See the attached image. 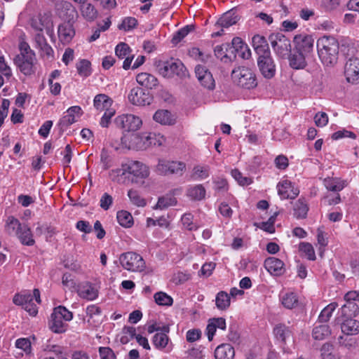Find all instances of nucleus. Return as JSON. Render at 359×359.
I'll use <instances>...</instances> for the list:
<instances>
[{
  "instance_id": "obj_35",
  "label": "nucleus",
  "mask_w": 359,
  "mask_h": 359,
  "mask_svg": "<svg viewBox=\"0 0 359 359\" xmlns=\"http://www.w3.org/2000/svg\"><path fill=\"white\" fill-rule=\"evenodd\" d=\"M63 320L62 318H60L52 313L49 321V328L54 333L61 334L65 332L67 330L68 325Z\"/></svg>"
},
{
  "instance_id": "obj_21",
  "label": "nucleus",
  "mask_w": 359,
  "mask_h": 359,
  "mask_svg": "<svg viewBox=\"0 0 359 359\" xmlns=\"http://www.w3.org/2000/svg\"><path fill=\"white\" fill-rule=\"evenodd\" d=\"M77 292L80 297L89 301L95 299L99 293L96 286L88 281L80 283Z\"/></svg>"
},
{
  "instance_id": "obj_55",
  "label": "nucleus",
  "mask_w": 359,
  "mask_h": 359,
  "mask_svg": "<svg viewBox=\"0 0 359 359\" xmlns=\"http://www.w3.org/2000/svg\"><path fill=\"white\" fill-rule=\"evenodd\" d=\"M194 29L193 26H186L178 30L172 39V43L177 44L180 42L191 31Z\"/></svg>"
},
{
  "instance_id": "obj_50",
  "label": "nucleus",
  "mask_w": 359,
  "mask_h": 359,
  "mask_svg": "<svg viewBox=\"0 0 359 359\" xmlns=\"http://www.w3.org/2000/svg\"><path fill=\"white\" fill-rule=\"evenodd\" d=\"M155 302L160 306H171L173 303L172 298L163 292H158L154 296Z\"/></svg>"
},
{
  "instance_id": "obj_6",
  "label": "nucleus",
  "mask_w": 359,
  "mask_h": 359,
  "mask_svg": "<svg viewBox=\"0 0 359 359\" xmlns=\"http://www.w3.org/2000/svg\"><path fill=\"white\" fill-rule=\"evenodd\" d=\"M158 71L164 77H172L175 75L179 77L186 76V68L179 60L171 59L167 61H161L157 65Z\"/></svg>"
},
{
  "instance_id": "obj_63",
  "label": "nucleus",
  "mask_w": 359,
  "mask_h": 359,
  "mask_svg": "<svg viewBox=\"0 0 359 359\" xmlns=\"http://www.w3.org/2000/svg\"><path fill=\"white\" fill-rule=\"evenodd\" d=\"M17 348L23 350L26 353H30L32 351L31 342L27 338H20L16 340Z\"/></svg>"
},
{
  "instance_id": "obj_39",
  "label": "nucleus",
  "mask_w": 359,
  "mask_h": 359,
  "mask_svg": "<svg viewBox=\"0 0 359 359\" xmlns=\"http://www.w3.org/2000/svg\"><path fill=\"white\" fill-rule=\"evenodd\" d=\"M153 118L156 122L162 125H172L174 123L170 112L165 109L156 111L153 116Z\"/></svg>"
},
{
  "instance_id": "obj_24",
  "label": "nucleus",
  "mask_w": 359,
  "mask_h": 359,
  "mask_svg": "<svg viewBox=\"0 0 359 359\" xmlns=\"http://www.w3.org/2000/svg\"><path fill=\"white\" fill-rule=\"evenodd\" d=\"M273 334L278 341L285 345L287 341L292 339L293 331L292 327L280 323L273 328Z\"/></svg>"
},
{
  "instance_id": "obj_32",
  "label": "nucleus",
  "mask_w": 359,
  "mask_h": 359,
  "mask_svg": "<svg viewBox=\"0 0 359 359\" xmlns=\"http://www.w3.org/2000/svg\"><path fill=\"white\" fill-rule=\"evenodd\" d=\"M308 55L302 53L294 50V53L289 56L290 66L295 69L305 68L307 65L306 61V57Z\"/></svg>"
},
{
  "instance_id": "obj_58",
  "label": "nucleus",
  "mask_w": 359,
  "mask_h": 359,
  "mask_svg": "<svg viewBox=\"0 0 359 359\" xmlns=\"http://www.w3.org/2000/svg\"><path fill=\"white\" fill-rule=\"evenodd\" d=\"M299 250L305 254L309 260L316 259V254L311 244L309 243H302L299 245Z\"/></svg>"
},
{
  "instance_id": "obj_7",
  "label": "nucleus",
  "mask_w": 359,
  "mask_h": 359,
  "mask_svg": "<svg viewBox=\"0 0 359 359\" xmlns=\"http://www.w3.org/2000/svg\"><path fill=\"white\" fill-rule=\"evenodd\" d=\"M269 41L278 57L285 58L289 56L291 52V43L288 38L280 33L272 34L269 36Z\"/></svg>"
},
{
  "instance_id": "obj_43",
  "label": "nucleus",
  "mask_w": 359,
  "mask_h": 359,
  "mask_svg": "<svg viewBox=\"0 0 359 359\" xmlns=\"http://www.w3.org/2000/svg\"><path fill=\"white\" fill-rule=\"evenodd\" d=\"M22 226L23 224H22L17 218L13 216L8 217L6 222V231L10 235L14 234L16 236L19 231L22 229Z\"/></svg>"
},
{
  "instance_id": "obj_33",
  "label": "nucleus",
  "mask_w": 359,
  "mask_h": 359,
  "mask_svg": "<svg viewBox=\"0 0 359 359\" xmlns=\"http://www.w3.org/2000/svg\"><path fill=\"white\" fill-rule=\"evenodd\" d=\"M323 184L326 189L331 191H340L346 186V181L337 177H327L323 180Z\"/></svg>"
},
{
  "instance_id": "obj_19",
  "label": "nucleus",
  "mask_w": 359,
  "mask_h": 359,
  "mask_svg": "<svg viewBox=\"0 0 359 359\" xmlns=\"http://www.w3.org/2000/svg\"><path fill=\"white\" fill-rule=\"evenodd\" d=\"M59 41L63 44H69L75 36V29L70 21L64 22L57 28Z\"/></svg>"
},
{
  "instance_id": "obj_52",
  "label": "nucleus",
  "mask_w": 359,
  "mask_h": 359,
  "mask_svg": "<svg viewBox=\"0 0 359 359\" xmlns=\"http://www.w3.org/2000/svg\"><path fill=\"white\" fill-rule=\"evenodd\" d=\"M137 25V20L133 17H126L123 19L122 22L118 25V28L126 32L133 29Z\"/></svg>"
},
{
  "instance_id": "obj_40",
  "label": "nucleus",
  "mask_w": 359,
  "mask_h": 359,
  "mask_svg": "<svg viewBox=\"0 0 359 359\" xmlns=\"http://www.w3.org/2000/svg\"><path fill=\"white\" fill-rule=\"evenodd\" d=\"M210 176V167L208 165H195L192 170L191 177L194 180H203Z\"/></svg>"
},
{
  "instance_id": "obj_60",
  "label": "nucleus",
  "mask_w": 359,
  "mask_h": 359,
  "mask_svg": "<svg viewBox=\"0 0 359 359\" xmlns=\"http://www.w3.org/2000/svg\"><path fill=\"white\" fill-rule=\"evenodd\" d=\"M130 50V48L127 43H120L116 46L115 53L117 57L123 59L128 55Z\"/></svg>"
},
{
  "instance_id": "obj_41",
  "label": "nucleus",
  "mask_w": 359,
  "mask_h": 359,
  "mask_svg": "<svg viewBox=\"0 0 359 359\" xmlns=\"http://www.w3.org/2000/svg\"><path fill=\"white\" fill-rule=\"evenodd\" d=\"M82 16L89 22L94 21L98 15L97 9L91 4H84L80 8Z\"/></svg>"
},
{
  "instance_id": "obj_27",
  "label": "nucleus",
  "mask_w": 359,
  "mask_h": 359,
  "mask_svg": "<svg viewBox=\"0 0 359 359\" xmlns=\"http://www.w3.org/2000/svg\"><path fill=\"white\" fill-rule=\"evenodd\" d=\"M50 23V19L48 16L39 14L31 19V27L36 32H42L44 29H47V33L51 36L53 31L48 29Z\"/></svg>"
},
{
  "instance_id": "obj_14",
  "label": "nucleus",
  "mask_w": 359,
  "mask_h": 359,
  "mask_svg": "<svg viewBox=\"0 0 359 359\" xmlns=\"http://www.w3.org/2000/svg\"><path fill=\"white\" fill-rule=\"evenodd\" d=\"M129 101L135 105H149L152 102L151 95L142 88L136 87L131 89L128 95Z\"/></svg>"
},
{
  "instance_id": "obj_10",
  "label": "nucleus",
  "mask_w": 359,
  "mask_h": 359,
  "mask_svg": "<svg viewBox=\"0 0 359 359\" xmlns=\"http://www.w3.org/2000/svg\"><path fill=\"white\" fill-rule=\"evenodd\" d=\"M116 127L125 131H135L142 126V120L133 114H122L114 119Z\"/></svg>"
},
{
  "instance_id": "obj_34",
  "label": "nucleus",
  "mask_w": 359,
  "mask_h": 359,
  "mask_svg": "<svg viewBox=\"0 0 359 359\" xmlns=\"http://www.w3.org/2000/svg\"><path fill=\"white\" fill-rule=\"evenodd\" d=\"M113 100L105 94L97 95L93 100L94 107L99 111H107L111 109Z\"/></svg>"
},
{
  "instance_id": "obj_42",
  "label": "nucleus",
  "mask_w": 359,
  "mask_h": 359,
  "mask_svg": "<svg viewBox=\"0 0 359 359\" xmlns=\"http://www.w3.org/2000/svg\"><path fill=\"white\" fill-rule=\"evenodd\" d=\"M205 189L202 184H196L187 189V196L192 200L201 201L205 198Z\"/></svg>"
},
{
  "instance_id": "obj_46",
  "label": "nucleus",
  "mask_w": 359,
  "mask_h": 359,
  "mask_svg": "<svg viewBox=\"0 0 359 359\" xmlns=\"http://www.w3.org/2000/svg\"><path fill=\"white\" fill-rule=\"evenodd\" d=\"M177 202L176 198L172 195L167 194L158 198L155 208L161 210L165 209L170 206L175 205Z\"/></svg>"
},
{
  "instance_id": "obj_12",
  "label": "nucleus",
  "mask_w": 359,
  "mask_h": 359,
  "mask_svg": "<svg viewBox=\"0 0 359 359\" xmlns=\"http://www.w3.org/2000/svg\"><path fill=\"white\" fill-rule=\"evenodd\" d=\"M13 301L15 304L22 306L31 316H35L37 314L38 308L34 303L33 297L29 292L25 291L15 294Z\"/></svg>"
},
{
  "instance_id": "obj_29",
  "label": "nucleus",
  "mask_w": 359,
  "mask_h": 359,
  "mask_svg": "<svg viewBox=\"0 0 359 359\" xmlns=\"http://www.w3.org/2000/svg\"><path fill=\"white\" fill-rule=\"evenodd\" d=\"M136 81L140 86L147 89H153L158 84L156 76L147 72L138 74L136 76Z\"/></svg>"
},
{
  "instance_id": "obj_59",
  "label": "nucleus",
  "mask_w": 359,
  "mask_h": 359,
  "mask_svg": "<svg viewBox=\"0 0 359 359\" xmlns=\"http://www.w3.org/2000/svg\"><path fill=\"white\" fill-rule=\"evenodd\" d=\"M233 45L240 43L239 48L241 49V57L248 60L251 57V51L248 48V46L243 43L241 39L238 37L234 38L232 41Z\"/></svg>"
},
{
  "instance_id": "obj_22",
  "label": "nucleus",
  "mask_w": 359,
  "mask_h": 359,
  "mask_svg": "<svg viewBox=\"0 0 359 359\" xmlns=\"http://www.w3.org/2000/svg\"><path fill=\"white\" fill-rule=\"evenodd\" d=\"M81 114L82 109L79 106L71 107L67 110L66 114L60 118L59 125L61 128H67L76 122L77 118H79Z\"/></svg>"
},
{
  "instance_id": "obj_62",
  "label": "nucleus",
  "mask_w": 359,
  "mask_h": 359,
  "mask_svg": "<svg viewBox=\"0 0 359 359\" xmlns=\"http://www.w3.org/2000/svg\"><path fill=\"white\" fill-rule=\"evenodd\" d=\"M333 345L330 343L324 344L320 349L323 359H335L332 355Z\"/></svg>"
},
{
  "instance_id": "obj_15",
  "label": "nucleus",
  "mask_w": 359,
  "mask_h": 359,
  "mask_svg": "<svg viewBox=\"0 0 359 359\" xmlns=\"http://www.w3.org/2000/svg\"><path fill=\"white\" fill-rule=\"evenodd\" d=\"M126 169H128V174L132 175L136 179L143 180L149 177V168L143 163L138 161L127 160Z\"/></svg>"
},
{
  "instance_id": "obj_61",
  "label": "nucleus",
  "mask_w": 359,
  "mask_h": 359,
  "mask_svg": "<svg viewBox=\"0 0 359 359\" xmlns=\"http://www.w3.org/2000/svg\"><path fill=\"white\" fill-rule=\"evenodd\" d=\"M100 161L104 170H107L112 165L111 157L105 149H103L101 151Z\"/></svg>"
},
{
  "instance_id": "obj_54",
  "label": "nucleus",
  "mask_w": 359,
  "mask_h": 359,
  "mask_svg": "<svg viewBox=\"0 0 359 359\" xmlns=\"http://www.w3.org/2000/svg\"><path fill=\"white\" fill-rule=\"evenodd\" d=\"M123 335L121 337L120 341L123 344H126L133 338L136 339V330L133 327H124L123 329Z\"/></svg>"
},
{
  "instance_id": "obj_11",
  "label": "nucleus",
  "mask_w": 359,
  "mask_h": 359,
  "mask_svg": "<svg viewBox=\"0 0 359 359\" xmlns=\"http://www.w3.org/2000/svg\"><path fill=\"white\" fill-rule=\"evenodd\" d=\"M294 50L309 55L313 50L314 38L312 35L299 34L295 35L293 39Z\"/></svg>"
},
{
  "instance_id": "obj_25",
  "label": "nucleus",
  "mask_w": 359,
  "mask_h": 359,
  "mask_svg": "<svg viewBox=\"0 0 359 359\" xmlns=\"http://www.w3.org/2000/svg\"><path fill=\"white\" fill-rule=\"evenodd\" d=\"M252 47L257 57L270 53V48L266 38L256 34L252 39Z\"/></svg>"
},
{
  "instance_id": "obj_18",
  "label": "nucleus",
  "mask_w": 359,
  "mask_h": 359,
  "mask_svg": "<svg viewBox=\"0 0 359 359\" xmlns=\"http://www.w3.org/2000/svg\"><path fill=\"white\" fill-rule=\"evenodd\" d=\"M196 76L201 84L208 90H212L215 88V82L212 74L203 65H197L195 68Z\"/></svg>"
},
{
  "instance_id": "obj_49",
  "label": "nucleus",
  "mask_w": 359,
  "mask_h": 359,
  "mask_svg": "<svg viewBox=\"0 0 359 359\" xmlns=\"http://www.w3.org/2000/svg\"><path fill=\"white\" fill-rule=\"evenodd\" d=\"M337 306V303L332 302L327 305L325 308H324L319 315V321L321 323L327 322L330 320V317L332 316L333 311L336 309Z\"/></svg>"
},
{
  "instance_id": "obj_31",
  "label": "nucleus",
  "mask_w": 359,
  "mask_h": 359,
  "mask_svg": "<svg viewBox=\"0 0 359 359\" xmlns=\"http://www.w3.org/2000/svg\"><path fill=\"white\" fill-rule=\"evenodd\" d=\"M234 355V348L229 344H222L215 351V359H233Z\"/></svg>"
},
{
  "instance_id": "obj_47",
  "label": "nucleus",
  "mask_w": 359,
  "mask_h": 359,
  "mask_svg": "<svg viewBox=\"0 0 359 359\" xmlns=\"http://www.w3.org/2000/svg\"><path fill=\"white\" fill-rule=\"evenodd\" d=\"M116 218L118 224L126 228L130 227L133 224L132 215L126 210H121L117 212Z\"/></svg>"
},
{
  "instance_id": "obj_36",
  "label": "nucleus",
  "mask_w": 359,
  "mask_h": 359,
  "mask_svg": "<svg viewBox=\"0 0 359 359\" xmlns=\"http://www.w3.org/2000/svg\"><path fill=\"white\" fill-rule=\"evenodd\" d=\"M238 22V16L232 11L223 14L217 21L215 26L222 28H228Z\"/></svg>"
},
{
  "instance_id": "obj_4",
  "label": "nucleus",
  "mask_w": 359,
  "mask_h": 359,
  "mask_svg": "<svg viewBox=\"0 0 359 359\" xmlns=\"http://www.w3.org/2000/svg\"><path fill=\"white\" fill-rule=\"evenodd\" d=\"M186 163L182 161L158 158L154 171L159 175L182 176L186 171Z\"/></svg>"
},
{
  "instance_id": "obj_13",
  "label": "nucleus",
  "mask_w": 359,
  "mask_h": 359,
  "mask_svg": "<svg viewBox=\"0 0 359 359\" xmlns=\"http://www.w3.org/2000/svg\"><path fill=\"white\" fill-rule=\"evenodd\" d=\"M170 332L168 325L162 327V332L156 333L152 338V344L158 350H165L170 352L172 349V343L169 342L170 339L167 334Z\"/></svg>"
},
{
  "instance_id": "obj_20",
  "label": "nucleus",
  "mask_w": 359,
  "mask_h": 359,
  "mask_svg": "<svg viewBox=\"0 0 359 359\" xmlns=\"http://www.w3.org/2000/svg\"><path fill=\"white\" fill-rule=\"evenodd\" d=\"M235 48L229 43L217 45L214 48L215 55L224 62L231 61L236 57Z\"/></svg>"
},
{
  "instance_id": "obj_9",
  "label": "nucleus",
  "mask_w": 359,
  "mask_h": 359,
  "mask_svg": "<svg viewBox=\"0 0 359 359\" xmlns=\"http://www.w3.org/2000/svg\"><path fill=\"white\" fill-rule=\"evenodd\" d=\"M257 67L261 74L267 79H271L276 75V65L271 52L257 57Z\"/></svg>"
},
{
  "instance_id": "obj_38",
  "label": "nucleus",
  "mask_w": 359,
  "mask_h": 359,
  "mask_svg": "<svg viewBox=\"0 0 359 359\" xmlns=\"http://www.w3.org/2000/svg\"><path fill=\"white\" fill-rule=\"evenodd\" d=\"M294 217L297 219H304L306 217L309 211V207L304 198H299L293 206Z\"/></svg>"
},
{
  "instance_id": "obj_23",
  "label": "nucleus",
  "mask_w": 359,
  "mask_h": 359,
  "mask_svg": "<svg viewBox=\"0 0 359 359\" xmlns=\"http://www.w3.org/2000/svg\"><path fill=\"white\" fill-rule=\"evenodd\" d=\"M284 263L282 260L274 257H269L264 261V266L266 269L273 276H281L285 271Z\"/></svg>"
},
{
  "instance_id": "obj_8",
  "label": "nucleus",
  "mask_w": 359,
  "mask_h": 359,
  "mask_svg": "<svg viewBox=\"0 0 359 359\" xmlns=\"http://www.w3.org/2000/svg\"><path fill=\"white\" fill-rule=\"evenodd\" d=\"M151 138V134L146 135L145 134L133 133L122 137L121 144L123 147L128 149L142 150L147 148L148 146L147 142Z\"/></svg>"
},
{
  "instance_id": "obj_45",
  "label": "nucleus",
  "mask_w": 359,
  "mask_h": 359,
  "mask_svg": "<svg viewBox=\"0 0 359 359\" xmlns=\"http://www.w3.org/2000/svg\"><path fill=\"white\" fill-rule=\"evenodd\" d=\"M215 303L217 309L219 310H226L231 304L229 295L224 291H220L217 293L215 298Z\"/></svg>"
},
{
  "instance_id": "obj_51",
  "label": "nucleus",
  "mask_w": 359,
  "mask_h": 359,
  "mask_svg": "<svg viewBox=\"0 0 359 359\" xmlns=\"http://www.w3.org/2000/svg\"><path fill=\"white\" fill-rule=\"evenodd\" d=\"M52 313L62 318L65 321H70L73 318V313L63 306L55 307Z\"/></svg>"
},
{
  "instance_id": "obj_28",
  "label": "nucleus",
  "mask_w": 359,
  "mask_h": 359,
  "mask_svg": "<svg viewBox=\"0 0 359 359\" xmlns=\"http://www.w3.org/2000/svg\"><path fill=\"white\" fill-rule=\"evenodd\" d=\"M126 162L121 163V168L113 169L109 172V177L113 182L118 184H126L129 180L127 179L128 169H126Z\"/></svg>"
},
{
  "instance_id": "obj_5",
  "label": "nucleus",
  "mask_w": 359,
  "mask_h": 359,
  "mask_svg": "<svg viewBox=\"0 0 359 359\" xmlns=\"http://www.w3.org/2000/svg\"><path fill=\"white\" fill-rule=\"evenodd\" d=\"M122 267L132 272H142L146 268V264L142 257L134 252L122 253L119 257Z\"/></svg>"
},
{
  "instance_id": "obj_53",
  "label": "nucleus",
  "mask_w": 359,
  "mask_h": 359,
  "mask_svg": "<svg viewBox=\"0 0 359 359\" xmlns=\"http://www.w3.org/2000/svg\"><path fill=\"white\" fill-rule=\"evenodd\" d=\"M79 74L87 77L91 74L90 62L87 60H81L76 64Z\"/></svg>"
},
{
  "instance_id": "obj_56",
  "label": "nucleus",
  "mask_w": 359,
  "mask_h": 359,
  "mask_svg": "<svg viewBox=\"0 0 359 359\" xmlns=\"http://www.w3.org/2000/svg\"><path fill=\"white\" fill-rule=\"evenodd\" d=\"M231 175L240 185L245 186L252 183V178L243 177L242 173L238 169L233 170L231 171Z\"/></svg>"
},
{
  "instance_id": "obj_48",
  "label": "nucleus",
  "mask_w": 359,
  "mask_h": 359,
  "mask_svg": "<svg viewBox=\"0 0 359 359\" xmlns=\"http://www.w3.org/2000/svg\"><path fill=\"white\" fill-rule=\"evenodd\" d=\"M331 333L330 327L327 325H320L313 328L312 335L316 340H323Z\"/></svg>"
},
{
  "instance_id": "obj_30",
  "label": "nucleus",
  "mask_w": 359,
  "mask_h": 359,
  "mask_svg": "<svg viewBox=\"0 0 359 359\" xmlns=\"http://www.w3.org/2000/svg\"><path fill=\"white\" fill-rule=\"evenodd\" d=\"M359 311L357 304L354 302H346L344 304L338 312L339 315L338 319L352 318L355 317Z\"/></svg>"
},
{
  "instance_id": "obj_26",
  "label": "nucleus",
  "mask_w": 359,
  "mask_h": 359,
  "mask_svg": "<svg viewBox=\"0 0 359 359\" xmlns=\"http://www.w3.org/2000/svg\"><path fill=\"white\" fill-rule=\"evenodd\" d=\"M341 321V332L346 335H356L359 334V321L352 318L338 319Z\"/></svg>"
},
{
  "instance_id": "obj_37",
  "label": "nucleus",
  "mask_w": 359,
  "mask_h": 359,
  "mask_svg": "<svg viewBox=\"0 0 359 359\" xmlns=\"http://www.w3.org/2000/svg\"><path fill=\"white\" fill-rule=\"evenodd\" d=\"M16 236L22 245L32 246L35 243L32 231L27 224H23L22 229L19 231Z\"/></svg>"
},
{
  "instance_id": "obj_57",
  "label": "nucleus",
  "mask_w": 359,
  "mask_h": 359,
  "mask_svg": "<svg viewBox=\"0 0 359 359\" xmlns=\"http://www.w3.org/2000/svg\"><path fill=\"white\" fill-rule=\"evenodd\" d=\"M128 196L130 200V201L135 205L139 207H143L146 205V202L144 199H143L140 195L139 193L135 191L130 189L128 192Z\"/></svg>"
},
{
  "instance_id": "obj_64",
  "label": "nucleus",
  "mask_w": 359,
  "mask_h": 359,
  "mask_svg": "<svg viewBox=\"0 0 359 359\" xmlns=\"http://www.w3.org/2000/svg\"><path fill=\"white\" fill-rule=\"evenodd\" d=\"M99 353L101 359H116L115 353L109 347H100Z\"/></svg>"
},
{
  "instance_id": "obj_44",
  "label": "nucleus",
  "mask_w": 359,
  "mask_h": 359,
  "mask_svg": "<svg viewBox=\"0 0 359 359\" xmlns=\"http://www.w3.org/2000/svg\"><path fill=\"white\" fill-rule=\"evenodd\" d=\"M281 302L284 307L292 309L297 306L299 300L294 292H286L281 297Z\"/></svg>"
},
{
  "instance_id": "obj_3",
  "label": "nucleus",
  "mask_w": 359,
  "mask_h": 359,
  "mask_svg": "<svg viewBox=\"0 0 359 359\" xmlns=\"http://www.w3.org/2000/svg\"><path fill=\"white\" fill-rule=\"evenodd\" d=\"M233 81L238 86L245 89H252L257 86L256 75L249 67L241 66L233 69Z\"/></svg>"
},
{
  "instance_id": "obj_16",
  "label": "nucleus",
  "mask_w": 359,
  "mask_h": 359,
  "mask_svg": "<svg viewBox=\"0 0 359 359\" xmlns=\"http://www.w3.org/2000/svg\"><path fill=\"white\" fill-rule=\"evenodd\" d=\"M344 74L348 83H357L359 82V59L357 57L350 58L346 63Z\"/></svg>"
},
{
  "instance_id": "obj_1",
  "label": "nucleus",
  "mask_w": 359,
  "mask_h": 359,
  "mask_svg": "<svg viewBox=\"0 0 359 359\" xmlns=\"http://www.w3.org/2000/svg\"><path fill=\"white\" fill-rule=\"evenodd\" d=\"M318 53L321 62L326 66L337 63L339 55V43L332 36L320 37L316 43Z\"/></svg>"
},
{
  "instance_id": "obj_17",
  "label": "nucleus",
  "mask_w": 359,
  "mask_h": 359,
  "mask_svg": "<svg viewBox=\"0 0 359 359\" xmlns=\"http://www.w3.org/2000/svg\"><path fill=\"white\" fill-rule=\"evenodd\" d=\"M278 194L281 199H294L299 194V190L287 180H283L277 184Z\"/></svg>"
},
{
  "instance_id": "obj_2",
  "label": "nucleus",
  "mask_w": 359,
  "mask_h": 359,
  "mask_svg": "<svg viewBox=\"0 0 359 359\" xmlns=\"http://www.w3.org/2000/svg\"><path fill=\"white\" fill-rule=\"evenodd\" d=\"M20 53L14 58V63L25 75L34 74V66L36 60L34 51L26 42L20 43Z\"/></svg>"
}]
</instances>
